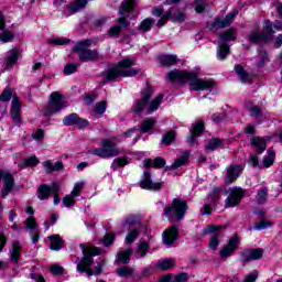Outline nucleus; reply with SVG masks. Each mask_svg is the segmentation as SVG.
<instances>
[{
	"label": "nucleus",
	"instance_id": "obj_1",
	"mask_svg": "<svg viewBox=\"0 0 282 282\" xmlns=\"http://www.w3.org/2000/svg\"><path fill=\"white\" fill-rule=\"evenodd\" d=\"M167 77L172 83H178L180 85L189 83L194 91H204L215 87V82L212 79H197V73L174 69L167 74Z\"/></svg>",
	"mask_w": 282,
	"mask_h": 282
},
{
	"label": "nucleus",
	"instance_id": "obj_2",
	"mask_svg": "<svg viewBox=\"0 0 282 282\" xmlns=\"http://www.w3.org/2000/svg\"><path fill=\"white\" fill-rule=\"evenodd\" d=\"M79 248L84 257L77 263V272H79V274L86 273L88 278L100 274V272H102V264H97V267H95V270L91 269V265H94V257L100 254V248L87 247L84 243L79 245Z\"/></svg>",
	"mask_w": 282,
	"mask_h": 282
},
{
	"label": "nucleus",
	"instance_id": "obj_3",
	"mask_svg": "<svg viewBox=\"0 0 282 282\" xmlns=\"http://www.w3.org/2000/svg\"><path fill=\"white\" fill-rule=\"evenodd\" d=\"M135 65V58H123L118 62L117 66L109 68L102 73L104 83H113L118 78H127L137 76L138 69H131Z\"/></svg>",
	"mask_w": 282,
	"mask_h": 282
},
{
	"label": "nucleus",
	"instance_id": "obj_4",
	"mask_svg": "<svg viewBox=\"0 0 282 282\" xmlns=\"http://www.w3.org/2000/svg\"><path fill=\"white\" fill-rule=\"evenodd\" d=\"M151 96H153V90L151 88H145L141 93V98L137 100L135 106L133 107L134 113H153V111H158L160 106L162 105V100H164V95H159L154 100L151 102Z\"/></svg>",
	"mask_w": 282,
	"mask_h": 282
},
{
	"label": "nucleus",
	"instance_id": "obj_5",
	"mask_svg": "<svg viewBox=\"0 0 282 282\" xmlns=\"http://www.w3.org/2000/svg\"><path fill=\"white\" fill-rule=\"evenodd\" d=\"M91 45H94V40L87 39L77 42L73 47V52H76L82 63H94V61L100 58L97 50L89 48Z\"/></svg>",
	"mask_w": 282,
	"mask_h": 282
},
{
	"label": "nucleus",
	"instance_id": "obj_6",
	"mask_svg": "<svg viewBox=\"0 0 282 282\" xmlns=\"http://www.w3.org/2000/svg\"><path fill=\"white\" fill-rule=\"evenodd\" d=\"M133 8H135V0H123L121 2V6L119 8L120 17L117 20L119 25H115L109 30V34L111 36H118L122 32V30H127V28H129V21L124 15L133 12Z\"/></svg>",
	"mask_w": 282,
	"mask_h": 282
},
{
	"label": "nucleus",
	"instance_id": "obj_7",
	"mask_svg": "<svg viewBox=\"0 0 282 282\" xmlns=\"http://www.w3.org/2000/svg\"><path fill=\"white\" fill-rule=\"evenodd\" d=\"M152 15L161 19L158 21L156 25L162 28V25H166V22L170 20L173 23H184L186 21L187 15L182 11H176L173 13V9H169L164 13V7H154L152 9Z\"/></svg>",
	"mask_w": 282,
	"mask_h": 282
},
{
	"label": "nucleus",
	"instance_id": "obj_8",
	"mask_svg": "<svg viewBox=\"0 0 282 282\" xmlns=\"http://www.w3.org/2000/svg\"><path fill=\"white\" fill-rule=\"evenodd\" d=\"M186 210H188V203L186 200L173 198L172 203L165 206L163 215L169 221H175V219H184Z\"/></svg>",
	"mask_w": 282,
	"mask_h": 282
},
{
	"label": "nucleus",
	"instance_id": "obj_9",
	"mask_svg": "<svg viewBox=\"0 0 282 282\" xmlns=\"http://www.w3.org/2000/svg\"><path fill=\"white\" fill-rule=\"evenodd\" d=\"M90 155H97L102 160H107L109 158H118L120 155V149L111 139H105L101 142V148L91 149L88 151Z\"/></svg>",
	"mask_w": 282,
	"mask_h": 282
},
{
	"label": "nucleus",
	"instance_id": "obj_10",
	"mask_svg": "<svg viewBox=\"0 0 282 282\" xmlns=\"http://www.w3.org/2000/svg\"><path fill=\"white\" fill-rule=\"evenodd\" d=\"M67 107V102L63 100V95L58 91H54L50 96L48 104L44 107L43 113L44 116H54V113H58L61 109H65Z\"/></svg>",
	"mask_w": 282,
	"mask_h": 282
},
{
	"label": "nucleus",
	"instance_id": "obj_11",
	"mask_svg": "<svg viewBox=\"0 0 282 282\" xmlns=\"http://www.w3.org/2000/svg\"><path fill=\"white\" fill-rule=\"evenodd\" d=\"M123 226H132L133 228L128 232L126 237V243H128L129 246H131V243H133V241H135L138 237H140V230H142V228L147 230V227H142V225H140V218L138 216L128 217Z\"/></svg>",
	"mask_w": 282,
	"mask_h": 282
},
{
	"label": "nucleus",
	"instance_id": "obj_12",
	"mask_svg": "<svg viewBox=\"0 0 282 282\" xmlns=\"http://www.w3.org/2000/svg\"><path fill=\"white\" fill-rule=\"evenodd\" d=\"M245 195H246V192H243L241 187L230 188L229 195L225 200V208H235V206H239Z\"/></svg>",
	"mask_w": 282,
	"mask_h": 282
},
{
	"label": "nucleus",
	"instance_id": "obj_13",
	"mask_svg": "<svg viewBox=\"0 0 282 282\" xmlns=\"http://www.w3.org/2000/svg\"><path fill=\"white\" fill-rule=\"evenodd\" d=\"M226 227L212 225L207 229L204 230V235H212V240L209 241V248L212 250H217L219 247V239H221V232Z\"/></svg>",
	"mask_w": 282,
	"mask_h": 282
},
{
	"label": "nucleus",
	"instance_id": "obj_14",
	"mask_svg": "<svg viewBox=\"0 0 282 282\" xmlns=\"http://www.w3.org/2000/svg\"><path fill=\"white\" fill-rule=\"evenodd\" d=\"M235 36H219L217 47L218 61H225L226 56L230 54V42L235 41Z\"/></svg>",
	"mask_w": 282,
	"mask_h": 282
},
{
	"label": "nucleus",
	"instance_id": "obj_15",
	"mask_svg": "<svg viewBox=\"0 0 282 282\" xmlns=\"http://www.w3.org/2000/svg\"><path fill=\"white\" fill-rule=\"evenodd\" d=\"M139 186L144 191H160V188H162V183L153 182V180H151V172L145 170L141 181L139 182Z\"/></svg>",
	"mask_w": 282,
	"mask_h": 282
},
{
	"label": "nucleus",
	"instance_id": "obj_16",
	"mask_svg": "<svg viewBox=\"0 0 282 282\" xmlns=\"http://www.w3.org/2000/svg\"><path fill=\"white\" fill-rule=\"evenodd\" d=\"M240 259L242 263H250V261H259V259H263V249H245L241 252Z\"/></svg>",
	"mask_w": 282,
	"mask_h": 282
},
{
	"label": "nucleus",
	"instance_id": "obj_17",
	"mask_svg": "<svg viewBox=\"0 0 282 282\" xmlns=\"http://www.w3.org/2000/svg\"><path fill=\"white\" fill-rule=\"evenodd\" d=\"M239 14L237 11H232L225 17V19L216 18L214 22L210 24V30H221L224 28H228L235 18Z\"/></svg>",
	"mask_w": 282,
	"mask_h": 282
},
{
	"label": "nucleus",
	"instance_id": "obj_18",
	"mask_svg": "<svg viewBox=\"0 0 282 282\" xmlns=\"http://www.w3.org/2000/svg\"><path fill=\"white\" fill-rule=\"evenodd\" d=\"M278 13L280 19H282V4H278ZM264 31L267 34H274V32H281L282 31V23L280 21H275L272 24V21L265 20L264 21Z\"/></svg>",
	"mask_w": 282,
	"mask_h": 282
},
{
	"label": "nucleus",
	"instance_id": "obj_19",
	"mask_svg": "<svg viewBox=\"0 0 282 282\" xmlns=\"http://www.w3.org/2000/svg\"><path fill=\"white\" fill-rule=\"evenodd\" d=\"M239 248V236H234L231 239H229V242L227 246H225L220 250V257L223 259H227V257H232V252Z\"/></svg>",
	"mask_w": 282,
	"mask_h": 282
},
{
	"label": "nucleus",
	"instance_id": "obj_20",
	"mask_svg": "<svg viewBox=\"0 0 282 282\" xmlns=\"http://www.w3.org/2000/svg\"><path fill=\"white\" fill-rule=\"evenodd\" d=\"M4 180V185L2 187V197H8V194L12 188H14V177L10 173H6L3 170H0V180Z\"/></svg>",
	"mask_w": 282,
	"mask_h": 282
},
{
	"label": "nucleus",
	"instance_id": "obj_21",
	"mask_svg": "<svg viewBox=\"0 0 282 282\" xmlns=\"http://www.w3.org/2000/svg\"><path fill=\"white\" fill-rule=\"evenodd\" d=\"M243 173V166L241 165H230L227 169V175L225 176L226 184H232L234 182H237V178L239 175Z\"/></svg>",
	"mask_w": 282,
	"mask_h": 282
},
{
	"label": "nucleus",
	"instance_id": "obj_22",
	"mask_svg": "<svg viewBox=\"0 0 282 282\" xmlns=\"http://www.w3.org/2000/svg\"><path fill=\"white\" fill-rule=\"evenodd\" d=\"M25 226L26 228L32 230V237H31L32 243H39L41 231H39V224H36V218H34L33 216H30L25 220Z\"/></svg>",
	"mask_w": 282,
	"mask_h": 282
},
{
	"label": "nucleus",
	"instance_id": "obj_23",
	"mask_svg": "<svg viewBox=\"0 0 282 282\" xmlns=\"http://www.w3.org/2000/svg\"><path fill=\"white\" fill-rule=\"evenodd\" d=\"M178 232L180 228H177V226H172L167 228L163 232V243H165V246H171L172 243H175V240L178 237Z\"/></svg>",
	"mask_w": 282,
	"mask_h": 282
},
{
	"label": "nucleus",
	"instance_id": "obj_24",
	"mask_svg": "<svg viewBox=\"0 0 282 282\" xmlns=\"http://www.w3.org/2000/svg\"><path fill=\"white\" fill-rule=\"evenodd\" d=\"M10 113L13 122L19 124L21 122V101L19 97H13Z\"/></svg>",
	"mask_w": 282,
	"mask_h": 282
},
{
	"label": "nucleus",
	"instance_id": "obj_25",
	"mask_svg": "<svg viewBox=\"0 0 282 282\" xmlns=\"http://www.w3.org/2000/svg\"><path fill=\"white\" fill-rule=\"evenodd\" d=\"M204 133V123L202 121H198L193 124V128L189 130V137H187L188 144H195V140H197V137L202 135Z\"/></svg>",
	"mask_w": 282,
	"mask_h": 282
},
{
	"label": "nucleus",
	"instance_id": "obj_26",
	"mask_svg": "<svg viewBox=\"0 0 282 282\" xmlns=\"http://www.w3.org/2000/svg\"><path fill=\"white\" fill-rule=\"evenodd\" d=\"M268 140H272V137H253L251 139V144L252 147H254L259 155H261V153L265 151V148L268 147Z\"/></svg>",
	"mask_w": 282,
	"mask_h": 282
},
{
	"label": "nucleus",
	"instance_id": "obj_27",
	"mask_svg": "<svg viewBox=\"0 0 282 282\" xmlns=\"http://www.w3.org/2000/svg\"><path fill=\"white\" fill-rule=\"evenodd\" d=\"M21 250H22L21 242L13 241L9 250V257H10L11 263H14L15 265L17 263H19V259H21Z\"/></svg>",
	"mask_w": 282,
	"mask_h": 282
},
{
	"label": "nucleus",
	"instance_id": "obj_28",
	"mask_svg": "<svg viewBox=\"0 0 282 282\" xmlns=\"http://www.w3.org/2000/svg\"><path fill=\"white\" fill-rule=\"evenodd\" d=\"M143 165L145 169H151V166H153V169H164V166H166V160L161 156H158L154 160L145 159Z\"/></svg>",
	"mask_w": 282,
	"mask_h": 282
},
{
	"label": "nucleus",
	"instance_id": "obj_29",
	"mask_svg": "<svg viewBox=\"0 0 282 282\" xmlns=\"http://www.w3.org/2000/svg\"><path fill=\"white\" fill-rule=\"evenodd\" d=\"M151 248V245H149V242L147 241H141L138 246V250L134 253V257L137 259H144V257H147V254H149V250Z\"/></svg>",
	"mask_w": 282,
	"mask_h": 282
},
{
	"label": "nucleus",
	"instance_id": "obj_30",
	"mask_svg": "<svg viewBox=\"0 0 282 282\" xmlns=\"http://www.w3.org/2000/svg\"><path fill=\"white\" fill-rule=\"evenodd\" d=\"M188 152H185L181 158L176 159L171 166L166 167V171H177L181 166H184L188 162Z\"/></svg>",
	"mask_w": 282,
	"mask_h": 282
},
{
	"label": "nucleus",
	"instance_id": "obj_31",
	"mask_svg": "<svg viewBox=\"0 0 282 282\" xmlns=\"http://www.w3.org/2000/svg\"><path fill=\"white\" fill-rule=\"evenodd\" d=\"M87 7V0H75L69 4L68 10L70 14H76V12H80L84 8Z\"/></svg>",
	"mask_w": 282,
	"mask_h": 282
},
{
	"label": "nucleus",
	"instance_id": "obj_32",
	"mask_svg": "<svg viewBox=\"0 0 282 282\" xmlns=\"http://www.w3.org/2000/svg\"><path fill=\"white\" fill-rule=\"evenodd\" d=\"M159 61L163 66H171L177 65L180 59H177V55H161Z\"/></svg>",
	"mask_w": 282,
	"mask_h": 282
},
{
	"label": "nucleus",
	"instance_id": "obj_33",
	"mask_svg": "<svg viewBox=\"0 0 282 282\" xmlns=\"http://www.w3.org/2000/svg\"><path fill=\"white\" fill-rule=\"evenodd\" d=\"M48 239L51 241V250L58 251L61 248H63V239L58 235H52L48 236Z\"/></svg>",
	"mask_w": 282,
	"mask_h": 282
},
{
	"label": "nucleus",
	"instance_id": "obj_34",
	"mask_svg": "<svg viewBox=\"0 0 282 282\" xmlns=\"http://www.w3.org/2000/svg\"><path fill=\"white\" fill-rule=\"evenodd\" d=\"M50 195H52L50 185L47 184L40 185V187L37 188V197L41 200H45V199H50Z\"/></svg>",
	"mask_w": 282,
	"mask_h": 282
},
{
	"label": "nucleus",
	"instance_id": "obj_35",
	"mask_svg": "<svg viewBox=\"0 0 282 282\" xmlns=\"http://www.w3.org/2000/svg\"><path fill=\"white\" fill-rule=\"evenodd\" d=\"M276 158V152H274V150L269 149L267 152V155L263 159V166H265V169H270V166H272V164H274V160Z\"/></svg>",
	"mask_w": 282,
	"mask_h": 282
},
{
	"label": "nucleus",
	"instance_id": "obj_36",
	"mask_svg": "<svg viewBox=\"0 0 282 282\" xmlns=\"http://www.w3.org/2000/svg\"><path fill=\"white\" fill-rule=\"evenodd\" d=\"M156 121L153 119L144 120L141 126V132L142 133H153V128L155 127Z\"/></svg>",
	"mask_w": 282,
	"mask_h": 282
},
{
	"label": "nucleus",
	"instance_id": "obj_37",
	"mask_svg": "<svg viewBox=\"0 0 282 282\" xmlns=\"http://www.w3.org/2000/svg\"><path fill=\"white\" fill-rule=\"evenodd\" d=\"M131 254H133V250L126 249L117 254V259L123 263L127 264L131 261Z\"/></svg>",
	"mask_w": 282,
	"mask_h": 282
},
{
	"label": "nucleus",
	"instance_id": "obj_38",
	"mask_svg": "<svg viewBox=\"0 0 282 282\" xmlns=\"http://www.w3.org/2000/svg\"><path fill=\"white\" fill-rule=\"evenodd\" d=\"M19 51L11 50L7 53V67H12L17 61H19Z\"/></svg>",
	"mask_w": 282,
	"mask_h": 282
},
{
	"label": "nucleus",
	"instance_id": "obj_39",
	"mask_svg": "<svg viewBox=\"0 0 282 282\" xmlns=\"http://www.w3.org/2000/svg\"><path fill=\"white\" fill-rule=\"evenodd\" d=\"M235 69H236V74H237L238 78L241 80V83H248L250 77L248 76V73H246V69H243L241 67V65H236Z\"/></svg>",
	"mask_w": 282,
	"mask_h": 282
},
{
	"label": "nucleus",
	"instance_id": "obj_40",
	"mask_svg": "<svg viewBox=\"0 0 282 282\" xmlns=\"http://www.w3.org/2000/svg\"><path fill=\"white\" fill-rule=\"evenodd\" d=\"M129 164V161L124 158H117L111 163L112 171H118V169H121L122 166H127Z\"/></svg>",
	"mask_w": 282,
	"mask_h": 282
},
{
	"label": "nucleus",
	"instance_id": "obj_41",
	"mask_svg": "<svg viewBox=\"0 0 282 282\" xmlns=\"http://www.w3.org/2000/svg\"><path fill=\"white\" fill-rule=\"evenodd\" d=\"M272 226H274V223L262 219L259 223H256L253 230H265L267 228H272Z\"/></svg>",
	"mask_w": 282,
	"mask_h": 282
},
{
	"label": "nucleus",
	"instance_id": "obj_42",
	"mask_svg": "<svg viewBox=\"0 0 282 282\" xmlns=\"http://www.w3.org/2000/svg\"><path fill=\"white\" fill-rule=\"evenodd\" d=\"M78 120V113H70L63 119V124L65 127H73L76 124V121Z\"/></svg>",
	"mask_w": 282,
	"mask_h": 282
},
{
	"label": "nucleus",
	"instance_id": "obj_43",
	"mask_svg": "<svg viewBox=\"0 0 282 282\" xmlns=\"http://www.w3.org/2000/svg\"><path fill=\"white\" fill-rule=\"evenodd\" d=\"M94 113L97 116H104L105 111H107V102L106 101H99L95 105L93 109Z\"/></svg>",
	"mask_w": 282,
	"mask_h": 282
},
{
	"label": "nucleus",
	"instance_id": "obj_44",
	"mask_svg": "<svg viewBox=\"0 0 282 282\" xmlns=\"http://www.w3.org/2000/svg\"><path fill=\"white\" fill-rule=\"evenodd\" d=\"M224 142L220 139L214 138L208 141L206 149L207 151H215L216 149H219Z\"/></svg>",
	"mask_w": 282,
	"mask_h": 282
},
{
	"label": "nucleus",
	"instance_id": "obj_45",
	"mask_svg": "<svg viewBox=\"0 0 282 282\" xmlns=\"http://www.w3.org/2000/svg\"><path fill=\"white\" fill-rule=\"evenodd\" d=\"M174 140H175V131L170 130L167 133H165L162 137V144H165V147H169V144H173Z\"/></svg>",
	"mask_w": 282,
	"mask_h": 282
},
{
	"label": "nucleus",
	"instance_id": "obj_46",
	"mask_svg": "<svg viewBox=\"0 0 282 282\" xmlns=\"http://www.w3.org/2000/svg\"><path fill=\"white\" fill-rule=\"evenodd\" d=\"M154 23V20L151 18H147L144 19L141 24L139 25V30L141 32H149V30H151L152 25Z\"/></svg>",
	"mask_w": 282,
	"mask_h": 282
},
{
	"label": "nucleus",
	"instance_id": "obj_47",
	"mask_svg": "<svg viewBox=\"0 0 282 282\" xmlns=\"http://www.w3.org/2000/svg\"><path fill=\"white\" fill-rule=\"evenodd\" d=\"M257 202L258 204H265L268 202V188L258 189Z\"/></svg>",
	"mask_w": 282,
	"mask_h": 282
},
{
	"label": "nucleus",
	"instance_id": "obj_48",
	"mask_svg": "<svg viewBox=\"0 0 282 282\" xmlns=\"http://www.w3.org/2000/svg\"><path fill=\"white\" fill-rule=\"evenodd\" d=\"M83 188H85V183L83 182L75 183L73 191L70 192V195L73 197H80V193L83 192Z\"/></svg>",
	"mask_w": 282,
	"mask_h": 282
},
{
	"label": "nucleus",
	"instance_id": "obj_49",
	"mask_svg": "<svg viewBox=\"0 0 282 282\" xmlns=\"http://www.w3.org/2000/svg\"><path fill=\"white\" fill-rule=\"evenodd\" d=\"M62 204L63 206H65L66 208H70V206H74L76 204V196H72V194L66 195L63 199H62Z\"/></svg>",
	"mask_w": 282,
	"mask_h": 282
},
{
	"label": "nucleus",
	"instance_id": "obj_50",
	"mask_svg": "<svg viewBox=\"0 0 282 282\" xmlns=\"http://www.w3.org/2000/svg\"><path fill=\"white\" fill-rule=\"evenodd\" d=\"M247 109L254 118H261L263 116V111L259 106H248Z\"/></svg>",
	"mask_w": 282,
	"mask_h": 282
},
{
	"label": "nucleus",
	"instance_id": "obj_51",
	"mask_svg": "<svg viewBox=\"0 0 282 282\" xmlns=\"http://www.w3.org/2000/svg\"><path fill=\"white\" fill-rule=\"evenodd\" d=\"M134 270L129 267H121L117 270L119 276H132Z\"/></svg>",
	"mask_w": 282,
	"mask_h": 282
},
{
	"label": "nucleus",
	"instance_id": "obj_52",
	"mask_svg": "<svg viewBox=\"0 0 282 282\" xmlns=\"http://www.w3.org/2000/svg\"><path fill=\"white\" fill-rule=\"evenodd\" d=\"M221 197V189L220 187H216L209 194V199H212L213 204H217L218 199Z\"/></svg>",
	"mask_w": 282,
	"mask_h": 282
},
{
	"label": "nucleus",
	"instance_id": "obj_53",
	"mask_svg": "<svg viewBox=\"0 0 282 282\" xmlns=\"http://www.w3.org/2000/svg\"><path fill=\"white\" fill-rule=\"evenodd\" d=\"M175 265V260H161L159 261V268L161 270H170V268H173Z\"/></svg>",
	"mask_w": 282,
	"mask_h": 282
},
{
	"label": "nucleus",
	"instance_id": "obj_54",
	"mask_svg": "<svg viewBox=\"0 0 282 282\" xmlns=\"http://www.w3.org/2000/svg\"><path fill=\"white\" fill-rule=\"evenodd\" d=\"M78 72V64H66L64 67V74L70 76V74H76Z\"/></svg>",
	"mask_w": 282,
	"mask_h": 282
},
{
	"label": "nucleus",
	"instance_id": "obj_55",
	"mask_svg": "<svg viewBox=\"0 0 282 282\" xmlns=\"http://www.w3.org/2000/svg\"><path fill=\"white\" fill-rule=\"evenodd\" d=\"M0 100L2 102H10V100H12V90L10 88H4L0 96Z\"/></svg>",
	"mask_w": 282,
	"mask_h": 282
},
{
	"label": "nucleus",
	"instance_id": "obj_56",
	"mask_svg": "<svg viewBox=\"0 0 282 282\" xmlns=\"http://www.w3.org/2000/svg\"><path fill=\"white\" fill-rule=\"evenodd\" d=\"M51 272H52V274H55L56 276H63V274L65 273V269L58 264H53L51 267Z\"/></svg>",
	"mask_w": 282,
	"mask_h": 282
},
{
	"label": "nucleus",
	"instance_id": "obj_57",
	"mask_svg": "<svg viewBox=\"0 0 282 282\" xmlns=\"http://www.w3.org/2000/svg\"><path fill=\"white\" fill-rule=\"evenodd\" d=\"M48 43H51V45H67V43H69V39L55 37V39L48 41Z\"/></svg>",
	"mask_w": 282,
	"mask_h": 282
},
{
	"label": "nucleus",
	"instance_id": "obj_58",
	"mask_svg": "<svg viewBox=\"0 0 282 282\" xmlns=\"http://www.w3.org/2000/svg\"><path fill=\"white\" fill-rule=\"evenodd\" d=\"M115 239H116V236H113V234H106L104 238V246L106 248H109V246L113 243Z\"/></svg>",
	"mask_w": 282,
	"mask_h": 282
},
{
	"label": "nucleus",
	"instance_id": "obj_59",
	"mask_svg": "<svg viewBox=\"0 0 282 282\" xmlns=\"http://www.w3.org/2000/svg\"><path fill=\"white\" fill-rule=\"evenodd\" d=\"M248 40H249V43H261V42L267 43V41H270V37H267V36H251V37H248Z\"/></svg>",
	"mask_w": 282,
	"mask_h": 282
},
{
	"label": "nucleus",
	"instance_id": "obj_60",
	"mask_svg": "<svg viewBox=\"0 0 282 282\" xmlns=\"http://www.w3.org/2000/svg\"><path fill=\"white\" fill-rule=\"evenodd\" d=\"M188 281V273H180L172 278V282H186Z\"/></svg>",
	"mask_w": 282,
	"mask_h": 282
},
{
	"label": "nucleus",
	"instance_id": "obj_61",
	"mask_svg": "<svg viewBox=\"0 0 282 282\" xmlns=\"http://www.w3.org/2000/svg\"><path fill=\"white\" fill-rule=\"evenodd\" d=\"M75 126L79 127V129H85V127H89V121H87V119L77 117V121H75Z\"/></svg>",
	"mask_w": 282,
	"mask_h": 282
},
{
	"label": "nucleus",
	"instance_id": "obj_62",
	"mask_svg": "<svg viewBox=\"0 0 282 282\" xmlns=\"http://www.w3.org/2000/svg\"><path fill=\"white\" fill-rule=\"evenodd\" d=\"M259 278V272L252 271L250 274L246 275L243 282H254Z\"/></svg>",
	"mask_w": 282,
	"mask_h": 282
},
{
	"label": "nucleus",
	"instance_id": "obj_63",
	"mask_svg": "<svg viewBox=\"0 0 282 282\" xmlns=\"http://www.w3.org/2000/svg\"><path fill=\"white\" fill-rule=\"evenodd\" d=\"M24 163L26 166H36L39 164V158L31 156L24 160Z\"/></svg>",
	"mask_w": 282,
	"mask_h": 282
},
{
	"label": "nucleus",
	"instance_id": "obj_64",
	"mask_svg": "<svg viewBox=\"0 0 282 282\" xmlns=\"http://www.w3.org/2000/svg\"><path fill=\"white\" fill-rule=\"evenodd\" d=\"M30 279H32L35 282H47L45 281V278L43 276V274H39V273H31Z\"/></svg>",
	"mask_w": 282,
	"mask_h": 282
}]
</instances>
